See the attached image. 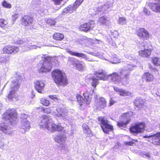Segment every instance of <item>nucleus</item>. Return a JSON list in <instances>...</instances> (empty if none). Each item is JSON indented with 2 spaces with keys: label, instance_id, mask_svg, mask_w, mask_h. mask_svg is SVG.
<instances>
[{
  "label": "nucleus",
  "instance_id": "dca6fc26",
  "mask_svg": "<svg viewBox=\"0 0 160 160\" xmlns=\"http://www.w3.org/2000/svg\"><path fill=\"white\" fill-rule=\"evenodd\" d=\"M66 139V136L64 134H60L57 135L54 138L56 142L59 143L62 146V150H64L66 151H68V148L65 143Z\"/></svg>",
  "mask_w": 160,
  "mask_h": 160
},
{
  "label": "nucleus",
  "instance_id": "aec40b11",
  "mask_svg": "<svg viewBox=\"0 0 160 160\" xmlns=\"http://www.w3.org/2000/svg\"><path fill=\"white\" fill-rule=\"evenodd\" d=\"M66 52L68 53L71 55L74 56L79 58H82L85 59L86 60L88 61H95L92 59L88 57L86 55L82 53H79L71 51L69 49H67Z\"/></svg>",
  "mask_w": 160,
  "mask_h": 160
},
{
  "label": "nucleus",
  "instance_id": "a211bd4d",
  "mask_svg": "<svg viewBox=\"0 0 160 160\" xmlns=\"http://www.w3.org/2000/svg\"><path fill=\"white\" fill-rule=\"evenodd\" d=\"M94 21L90 20L88 22L81 25L80 26L79 29L80 31L87 32L94 27Z\"/></svg>",
  "mask_w": 160,
  "mask_h": 160
},
{
  "label": "nucleus",
  "instance_id": "c03bdc74",
  "mask_svg": "<svg viewBox=\"0 0 160 160\" xmlns=\"http://www.w3.org/2000/svg\"><path fill=\"white\" fill-rule=\"evenodd\" d=\"M55 23V21L53 19L48 18L47 20V23L50 26L54 25Z\"/></svg>",
  "mask_w": 160,
  "mask_h": 160
},
{
  "label": "nucleus",
  "instance_id": "5701e85b",
  "mask_svg": "<svg viewBox=\"0 0 160 160\" xmlns=\"http://www.w3.org/2000/svg\"><path fill=\"white\" fill-rule=\"evenodd\" d=\"M35 88L37 91L40 93L44 92V88L45 87L44 82L41 80H38L34 82Z\"/></svg>",
  "mask_w": 160,
  "mask_h": 160
},
{
  "label": "nucleus",
  "instance_id": "ea45409f",
  "mask_svg": "<svg viewBox=\"0 0 160 160\" xmlns=\"http://www.w3.org/2000/svg\"><path fill=\"white\" fill-rule=\"evenodd\" d=\"M138 142V140L135 139H132L131 141L129 142H124V144L127 145L132 146L134 144H135V142Z\"/></svg>",
  "mask_w": 160,
  "mask_h": 160
},
{
  "label": "nucleus",
  "instance_id": "39448f33",
  "mask_svg": "<svg viewBox=\"0 0 160 160\" xmlns=\"http://www.w3.org/2000/svg\"><path fill=\"white\" fill-rule=\"evenodd\" d=\"M15 74V78L12 80L11 85L12 90L8 96V98L9 99H12L13 98H16L17 94L15 91L19 88L22 79V77L18 73H16Z\"/></svg>",
  "mask_w": 160,
  "mask_h": 160
},
{
  "label": "nucleus",
  "instance_id": "423d86ee",
  "mask_svg": "<svg viewBox=\"0 0 160 160\" xmlns=\"http://www.w3.org/2000/svg\"><path fill=\"white\" fill-rule=\"evenodd\" d=\"M52 78L54 82L58 85H65L68 80L64 73L59 70L55 69L52 73Z\"/></svg>",
  "mask_w": 160,
  "mask_h": 160
},
{
  "label": "nucleus",
  "instance_id": "9b49d317",
  "mask_svg": "<svg viewBox=\"0 0 160 160\" xmlns=\"http://www.w3.org/2000/svg\"><path fill=\"white\" fill-rule=\"evenodd\" d=\"M98 121L101 128L105 133H108L109 131L113 129V127L109 125L108 123V121L105 120L103 118H98Z\"/></svg>",
  "mask_w": 160,
  "mask_h": 160
},
{
  "label": "nucleus",
  "instance_id": "20e7f679",
  "mask_svg": "<svg viewBox=\"0 0 160 160\" xmlns=\"http://www.w3.org/2000/svg\"><path fill=\"white\" fill-rule=\"evenodd\" d=\"M39 125L40 128L43 129H47L50 132L57 131L64 132V128L61 126L60 123L57 125L53 122L50 117L48 115L42 116L40 119Z\"/></svg>",
  "mask_w": 160,
  "mask_h": 160
},
{
  "label": "nucleus",
  "instance_id": "f257e3e1",
  "mask_svg": "<svg viewBox=\"0 0 160 160\" xmlns=\"http://www.w3.org/2000/svg\"><path fill=\"white\" fill-rule=\"evenodd\" d=\"M2 118L6 122H0V130L7 134H12L13 130L10 124H15L18 120L16 111L13 108L8 109L3 114Z\"/></svg>",
  "mask_w": 160,
  "mask_h": 160
},
{
  "label": "nucleus",
  "instance_id": "f704fd0d",
  "mask_svg": "<svg viewBox=\"0 0 160 160\" xmlns=\"http://www.w3.org/2000/svg\"><path fill=\"white\" fill-rule=\"evenodd\" d=\"M88 42L86 37H84L78 39V42L80 45H86Z\"/></svg>",
  "mask_w": 160,
  "mask_h": 160
},
{
  "label": "nucleus",
  "instance_id": "c85d7f7f",
  "mask_svg": "<svg viewBox=\"0 0 160 160\" xmlns=\"http://www.w3.org/2000/svg\"><path fill=\"white\" fill-rule=\"evenodd\" d=\"M82 128L83 129L84 132L86 135L87 136L89 137L92 136V134L91 130L87 125L85 124H83L82 125Z\"/></svg>",
  "mask_w": 160,
  "mask_h": 160
},
{
  "label": "nucleus",
  "instance_id": "0eeeda50",
  "mask_svg": "<svg viewBox=\"0 0 160 160\" xmlns=\"http://www.w3.org/2000/svg\"><path fill=\"white\" fill-rule=\"evenodd\" d=\"M43 63L41 61L40 64L42 65L40 68L38 70L40 72H48L51 71L52 66L51 62L50 61V58L49 57L41 58Z\"/></svg>",
  "mask_w": 160,
  "mask_h": 160
},
{
  "label": "nucleus",
  "instance_id": "4468645a",
  "mask_svg": "<svg viewBox=\"0 0 160 160\" xmlns=\"http://www.w3.org/2000/svg\"><path fill=\"white\" fill-rule=\"evenodd\" d=\"M121 120L118 122L117 125L120 128H125L131 119L128 114H123L121 116Z\"/></svg>",
  "mask_w": 160,
  "mask_h": 160
},
{
  "label": "nucleus",
  "instance_id": "1a4fd4ad",
  "mask_svg": "<svg viewBox=\"0 0 160 160\" xmlns=\"http://www.w3.org/2000/svg\"><path fill=\"white\" fill-rule=\"evenodd\" d=\"M15 43L19 45L22 47V50L25 52L30 50L36 49L38 47L35 45H32L30 42L29 40L24 39L23 40H18Z\"/></svg>",
  "mask_w": 160,
  "mask_h": 160
},
{
  "label": "nucleus",
  "instance_id": "b1692460",
  "mask_svg": "<svg viewBox=\"0 0 160 160\" xmlns=\"http://www.w3.org/2000/svg\"><path fill=\"white\" fill-rule=\"evenodd\" d=\"M137 35L140 39L143 40L147 39L149 36L148 32L143 28H139L137 31Z\"/></svg>",
  "mask_w": 160,
  "mask_h": 160
},
{
  "label": "nucleus",
  "instance_id": "f8f14e48",
  "mask_svg": "<svg viewBox=\"0 0 160 160\" xmlns=\"http://www.w3.org/2000/svg\"><path fill=\"white\" fill-rule=\"evenodd\" d=\"M57 113L56 116L58 117L62 118L65 121H69L71 118L68 115V112L67 110L61 107L56 108Z\"/></svg>",
  "mask_w": 160,
  "mask_h": 160
},
{
  "label": "nucleus",
  "instance_id": "4c0bfd02",
  "mask_svg": "<svg viewBox=\"0 0 160 160\" xmlns=\"http://www.w3.org/2000/svg\"><path fill=\"white\" fill-rule=\"evenodd\" d=\"M9 57L8 56H5L1 57L0 58V62L5 63L8 62L9 60Z\"/></svg>",
  "mask_w": 160,
  "mask_h": 160
},
{
  "label": "nucleus",
  "instance_id": "f3484780",
  "mask_svg": "<svg viewBox=\"0 0 160 160\" xmlns=\"http://www.w3.org/2000/svg\"><path fill=\"white\" fill-rule=\"evenodd\" d=\"M148 6L153 11L160 12V0H149Z\"/></svg>",
  "mask_w": 160,
  "mask_h": 160
},
{
  "label": "nucleus",
  "instance_id": "49530a36",
  "mask_svg": "<svg viewBox=\"0 0 160 160\" xmlns=\"http://www.w3.org/2000/svg\"><path fill=\"white\" fill-rule=\"evenodd\" d=\"M118 32L117 31L112 32L111 34V38H116L118 37Z\"/></svg>",
  "mask_w": 160,
  "mask_h": 160
},
{
  "label": "nucleus",
  "instance_id": "e433bc0d",
  "mask_svg": "<svg viewBox=\"0 0 160 160\" xmlns=\"http://www.w3.org/2000/svg\"><path fill=\"white\" fill-rule=\"evenodd\" d=\"M78 60L76 58L73 57H69L68 59V62L70 64L75 65Z\"/></svg>",
  "mask_w": 160,
  "mask_h": 160
},
{
  "label": "nucleus",
  "instance_id": "a18cd8bd",
  "mask_svg": "<svg viewBox=\"0 0 160 160\" xmlns=\"http://www.w3.org/2000/svg\"><path fill=\"white\" fill-rule=\"evenodd\" d=\"M119 93L120 95L126 96L128 95L129 93L124 90L121 89Z\"/></svg>",
  "mask_w": 160,
  "mask_h": 160
},
{
  "label": "nucleus",
  "instance_id": "864d4df0",
  "mask_svg": "<svg viewBox=\"0 0 160 160\" xmlns=\"http://www.w3.org/2000/svg\"><path fill=\"white\" fill-rule=\"evenodd\" d=\"M115 102V101L113 100L111 98L110 100V102L109 104L108 107H110L113 105Z\"/></svg>",
  "mask_w": 160,
  "mask_h": 160
},
{
  "label": "nucleus",
  "instance_id": "8fccbe9b",
  "mask_svg": "<svg viewBox=\"0 0 160 160\" xmlns=\"http://www.w3.org/2000/svg\"><path fill=\"white\" fill-rule=\"evenodd\" d=\"M109 43L110 45L113 47H115L116 46V44L115 42L113 41L112 40V39H111L110 40H109Z\"/></svg>",
  "mask_w": 160,
  "mask_h": 160
},
{
  "label": "nucleus",
  "instance_id": "6e6552de",
  "mask_svg": "<svg viewBox=\"0 0 160 160\" xmlns=\"http://www.w3.org/2000/svg\"><path fill=\"white\" fill-rule=\"evenodd\" d=\"M20 117L21 124L20 131L22 133H24L30 129V123L28 119V116L27 115L22 113Z\"/></svg>",
  "mask_w": 160,
  "mask_h": 160
},
{
  "label": "nucleus",
  "instance_id": "4d7b16f0",
  "mask_svg": "<svg viewBox=\"0 0 160 160\" xmlns=\"http://www.w3.org/2000/svg\"><path fill=\"white\" fill-rule=\"evenodd\" d=\"M4 145L3 142L2 141H0V148H2Z\"/></svg>",
  "mask_w": 160,
  "mask_h": 160
},
{
  "label": "nucleus",
  "instance_id": "680f3d73",
  "mask_svg": "<svg viewBox=\"0 0 160 160\" xmlns=\"http://www.w3.org/2000/svg\"><path fill=\"white\" fill-rule=\"evenodd\" d=\"M43 15V12H42L41 13H40V15L41 16H42Z\"/></svg>",
  "mask_w": 160,
  "mask_h": 160
},
{
  "label": "nucleus",
  "instance_id": "6ab92c4d",
  "mask_svg": "<svg viewBox=\"0 0 160 160\" xmlns=\"http://www.w3.org/2000/svg\"><path fill=\"white\" fill-rule=\"evenodd\" d=\"M19 51L18 47L9 46L4 47L3 49L4 53L14 54Z\"/></svg>",
  "mask_w": 160,
  "mask_h": 160
},
{
  "label": "nucleus",
  "instance_id": "ddd939ff",
  "mask_svg": "<svg viewBox=\"0 0 160 160\" xmlns=\"http://www.w3.org/2000/svg\"><path fill=\"white\" fill-rule=\"evenodd\" d=\"M143 138H148V141L151 142L155 145L160 144V132H158L155 134L152 135H145Z\"/></svg>",
  "mask_w": 160,
  "mask_h": 160
},
{
  "label": "nucleus",
  "instance_id": "4be33fe9",
  "mask_svg": "<svg viewBox=\"0 0 160 160\" xmlns=\"http://www.w3.org/2000/svg\"><path fill=\"white\" fill-rule=\"evenodd\" d=\"M33 20L32 17L28 15H25L21 20V24L24 26H28L32 25Z\"/></svg>",
  "mask_w": 160,
  "mask_h": 160
},
{
  "label": "nucleus",
  "instance_id": "c756f323",
  "mask_svg": "<svg viewBox=\"0 0 160 160\" xmlns=\"http://www.w3.org/2000/svg\"><path fill=\"white\" fill-rule=\"evenodd\" d=\"M98 23L100 24L107 25L109 23V20L108 18L103 16L99 18Z\"/></svg>",
  "mask_w": 160,
  "mask_h": 160
},
{
  "label": "nucleus",
  "instance_id": "cd10ccee",
  "mask_svg": "<svg viewBox=\"0 0 160 160\" xmlns=\"http://www.w3.org/2000/svg\"><path fill=\"white\" fill-rule=\"evenodd\" d=\"M76 99L78 103H79L81 108H85V105H87L85 101H84V98L83 99L81 96L78 94L76 96Z\"/></svg>",
  "mask_w": 160,
  "mask_h": 160
},
{
  "label": "nucleus",
  "instance_id": "f03ea898",
  "mask_svg": "<svg viewBox=\"0 0 160 160\" xmlns=\"http://www.w3.org/2000/svg\"><path fill=\"white\" fill-rule=\"evenodd\" d=\"M94 75L98 78L97 79L95 77H92L90 78V81L91 82L92 86L93 87V89H91L88 88L86 89V91L83 93V96L84 97V101L87 104H89L91 102V97L90 96L94 93V89H95L96 86L98 84L99 82L98 80H106L108 79V76L104 70L100 69L95 72Z\"/></svg>",
  "mask_w": 160,
  "mask_h": 160
},
{
  "label": "nucleus",
  "instance_id": "5fc2aeb1",
  "mask_svg": "<svg viewBox=\"0 0 160 160\" xmlns=\"http://www.w3.org/2000/svg\"><path fill=\"white\" fill-rule=\"evenodd\" d=\"M87 53L90 54L92 55L93 56H97L98 55V53L94 52H87Z\"/></svg>",
  "mask_w": 160,
  "mask_h": 160
},
{
  "label": "nucleus",
  "instance_id": "7c9ffc66",
  "mask_svg": "<svg viewBox=\"0 0 160 160\" xmlns=\"http://www.w3.org/2000/svg\"><path fill=\"white\" fill-rule=\"evenodd\" d=\"M144 78L147 82H151L153 81L154 78L153 75L149 72L145 73L143 75Z\"/></svg>",
  "mask_w": 160,
  "mask_h": 160
},
{
  "label": "nucleus",
  "instance_id": "37998d69",
  "mask_svg": "<svg viewBox=\"0 0 160 160\" xmlns=\"http://www.w3.org/2000/svg\"><path fill=\"white\" fill-rule=\"evenodd\" d=\"M2 6L6 8H11V5L8 3L6 1L4 0L2 3Z\"/></svg>",
  "mask_w": 160,
  "mask_h": 160
},
{
  "label": "nucleus",
  "instance_id": "7ed1b4c3",
  "mask_svg": "<svg viewBox=\"0 0 160 160\" xmlns=\"http://www.w3.org/2000/svg\"><path fill=\"white\" fill-rule=\"evenodd\" d=\"M133 67L134 66L132 64H127L120 71L121 76L117 73L114 72L108 76L107 75L108 78L116 84L120 83L122 81H125L127 83V81L130 76V71L132 70Z\"/></svg>",
  "mask_w": 160,
  "mask_h": 160
},
{
  "label": "nucleus",
  "instance_id": "c9c22d12",
  "mask_svg": "<svg viewBox=\"0 0 160 160\" xmlns=\"http://www.w3.org/2000/svg\"><path fill=\"white\" fill-rule=\"evenodd\" d=\"M53 38L55 40H61L64 38V36L61 33H57L53 35Z\"/></svg>",
  "mask_w": 160,
  "mask_h": 160
},
{
  "label": "nucleus",
  "instance_id": "2eb2a0df",
  "mask_svg": "<svg viewBox=\"0 0 160 160\" xmlns=\"http://www.w3.org/2000/svg\"><path fill=\"white\" fill-rule=\"evenodd\" d=\"M145 127V125L144 122L140 123L131 127L130 128V131L134 135H136L138 133L142 132Z\"/></svg>",
  "mask_w": 160,
  "mask_h": 160
},
{
  "label": "nucleus",
  "instance_id": "e2e57ef3",
  "mask_svg": "<svg viewBox=\"0 0 160 160\" xmlns=\"http://www.w3.org/2000/svg\"><path fill=\"white\" fill-rule=\"evenodd\" d=\"M97 97V95H94V98H96Z\"/></svg>",
  "mask_w": 160,
  "mask_h": 160
},
{
  "label": "nucleus",
  "instance_id": "603ef678",
  "mask_svg": "<svg viewBox=\"0 0 160 160\" xmlns=\"http://www.w3.org/2000/svg\"><path fill=\"white\" fill-rule=\"evenodd\" d=\"M43 111L44 113H46L47 114L50 113L51 111L50 109L48 108L43 109Z\"/></svg>",
  "mask_w": 160,
  "mask_h": 160
},
{
  "label": "nucleus",
  "instance_id": "de8ad7c7",
  "mask_svg": "<svg viewBox=\"0 0 160 160\" xmlns=\"http://www.w3.org/2000/svg\"><path fill=\"white\" fill-rule=\"evenodd\" d=\"M54 2L55 4L59 5L63 0H52Z\"/></svg>",
  "mask_w": 160,
  "mask_h": 160
},
{
  "label": "nucleus",
  "instance_id": "3c124183",
  "mask_svg": "<svg viewBox=\"0 0 160 160\" xmlns=\"http://www.w3.org/2000/svg\"><path fill=\"white\" fill-rule=\"evenodd\" d=\"M143 12L144 13L148 15H149L150 14V12L148 11L146 8H145L143 9Z\"/></svg>",
  "mask_w": 160,
  "mask_h": 160
},
{
  "label": "nucleus",
  "instance_id": "6e6d98bb",
  "mask_svg": "<svg viewBox=\"0 0 160 160\" xmlns=\"http://www.w3.org/2000/svg\"><path fill=\"white\" fill-rule=\"evenodd\" d=\"M114 89L115 91L116 92H118L119 93L121 90V89H119V88L117 87H114Z\"/></svg>",
  "mask_w": 160,
  "mask_h": 160
},
{
  "label": "nucleus",
  "instance_id": "58836bf2",
  "mask_svg": "<svg viewBox=\"0 0 160 160\" xmlns=\"http://www.w3.org/2000/svg\"><path fill=\"white\" fill-rule=\"evenodd\" d=\"M111 57L112 59H113V60L111 59L110 62L113 63H116L118 62L117 61L118 57L117 55L112 53L111 54Z\"/></svg>",
  "mask_w": 160,
  "mask_h": 160
},
{
  "label": "nucleus",
  "instance_id": "bf43d9fd",
  "mask_svg": "<svg viewBox=\"0 0 160 160\" xmlns=\"http://www.w3.org/2000/svg\"><path fill=\"white\" fill-rule=\"evenodd\" d=\"M50 97L53 100H55V99H57L56 98H53V96H50Z\"/></svg>",
  "mask_w": 160,
  "mask_h": 160
},
{
  "label": "nucleus",
  "instance_id": "72a5a7b5",
  "mask_svg": "<svg viewBox=\"0 0 160 160\" xmlns=\"http://www.w3.org/2000/svg\"><path fill=\"white\" fill-rule=\"evenodd\" d=\"M152 62L156 66H160V58L154 57L152 58Z\"/></svg>",
  "mask_w": 160,
  "mask_h": 160
},
{
  "label": "nucleus",
  "instance_id": "052dcab7",
  "mask_svg": "<svg viewBox=\"0 0 160 160\" xmlns=\"http://www.w3.org/2000/svg\"><path fill=\"white\" fill-rule=\"evenodd\" d=\"M2 107V103L0 102V110H1Z\"/></svg>",
  "mask_w": 160,
  "mask_h": 160
},
{
  "label": "nucleus",
  "instance_id": "412c9836",
  "mask_svg": "<svg viewBox=\"0 0 160 160\" xmlns=\"http://www.w3.org/2000/svg\"><path fill=\"white\" fill-rule=\"evenodd\" d=\"M144 47L145 48L143 50H140L138 53L139 55L142 57L147 58L151 54V46L147 47L146 45H144Z\"/></svg>",
  "mask_w": 160,
  "mask_h": 160
},
{
  "label": "nucleus",
  "instance_id": "79ce46f5",
  "mask_svg": "<svg viewBox=\"0 0 160 160\" xmlns=\"http://www.w3.org/2000/svg\"><path fill=\"white\" fill-rule=\"evenodd\" d=\"M40 101L41 103L45 106H48L50 104L49 102L44 98L41 99Z\"/></svg>",
  "mask_w": 160,
  "mask_h": 160
},
{
  "label": "nucleus",
  "instance_id": "bb28decb",
  "mask_svg": "<svg viewBox=\"0 0 160 160\" xmlns=\"http://www.w3.org/2000/svg\"><path fill=\"white\" fill-rule=\"evenodd\" d=\"M75 67L78 70L82 71L85 69L86 65L83 61L78 60Z\"/></svg>",
  "mask_w": 160,
  "mask_h": 160
},
{
  "label": "nucleus",
  "instance_id": "393cba45",
  "mask_svg": "<svg viewBox=\"0 0 160 160\" xmlns=\"http://www.w3.org/2000/svg\"><path fill=\"white\" fill-rule=\"evenodd\" d=\"M145 102L144 100L140 98H137L134 101V103L135 107V109L138 110L143 105Z\"/></svg>",
  "mask_w": 160,
  "mask_h": 160
},
{
  "label": "nucleus",
  "instance_id": "a878e982",
  "mask_svg": "<svg viewBox=\"0 0 160 160\" xmlns=\"http://www.w3.org/2000/svg\"><path fill=\"white\" fill-rule=\"evenodd\" d=\"M106 103L107 102L105 99L102 97H101L100 98L96 106L98 108L104 109L106 107Z\"/></svg>",
  "mask_w": 160,
  "mask_h": 160
},
{
  "label": "nucleus",
  "instance_id": "a19ab883",
  "mask_svg": "<svg viewBox=\"0 0 160 160\" xmlns=\"http://www.w3.org/2000/svg\"><path fill=\"white\" fill-rule=\"evenodd\" d=\"M118 23L121 25H123L126 23V19L124 17H120L118 21Z\"/></svg>",
  "mask_w": 160,
  "mask_h": 160
},
{
  "label": "nucleus",
  "instance_id": "09e8293b",
  "mask_svg": "<svg viewBox=\"0 0 160 160\" xmlns=\"http://www.w3.org/2000/svg\"><path fill=\"white\" fill-rule=\"evenodd\" d=\"M19 16V15L18 14H15L12 15V20L13 21H14L18 18Z\"/></svg>",
  "mask_w": 160,
  "mask_h": 160
},
{
  "label": "nucleus",
  "instance_id": "2f4dec72",
  "mask_svg": "<svg viewBox=\"0 0 160 160\" xmlns=\"http://www.w3.org/2000/svg\"><path fill=\"white\" fill-rule=\"evenodd\" d=\"M110 3L109 2H106L103 6H101L98 8V10L100 12L104 11L109 8L110 6Z\"/></svg>",
  "mask_w": 160,
  "mask_h": 160
},
{
  "label": "nucleus",
  "instance_id": "9d476101",
  "mask_svg": "<svg viewBox=\"0 0 160 160\" xmlns=\"http://www.w3.org/2000/svg\"><path fill=\"white\" fill-rule=\"evenodd\" d=\"M84 0H76L73 5H70L62 11V14L64 15L68 13H72L82 3Z\"/></svg>",
  "mask_w": 160,
  "mask_h": 160
},
{
  "label": "nucleus",
  "instance_id": "473e14b6",
  "mask_svg": "<svg viewBox=\"0 0 160 160\" xmlns=\"http://www.w3.org/2000/svg\"><path fill=\"white\" fill-rule=\"evenodd\" d=\"M8 22L6 20L4 19H0V27L4 29L7 28L8 27Z\"/></svg>",
  "mask_w": 160,
  "mask_h": 160
},
{
  "label": "nucleus",
  "instance_id": "0e129e2a",
  "mask_svg": "<svg viewBox=\"0 0 160 160\" xmlns=\"http://www.w3.org/2000/svg\"><path fill=\"white\" fill-rule=\"evenodd\" d=\"M60 8H60H58V9H57V10H58V9H59Z\"/></svg>",
  "mask_w": 160,
  "mask_h": 160
},
{
  "label": "nucleus",
  "instance_id": "13d9d810",
  "mask_svg": "<svg viewBox=\"0 0 160 160\" xmlns=\"http://www.w3.org/2000/svg\"><path fill=\"white\" fill-rule=\"evenodd\" d=\"M144 157L149 159L150 158V155L148 153L144 154Z\"/></svg>",
  "mask_w": 160,
  "mask_h": 160
}]
</instances>
